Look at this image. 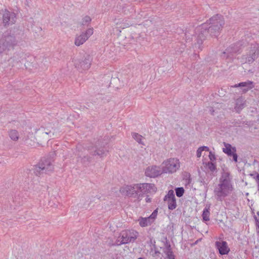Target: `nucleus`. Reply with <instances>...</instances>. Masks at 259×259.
Here are the masks:
<instances>
[{
    "label": "nucleus",
    "instance_id": "nucleus-45",
    "mask_svg": "<svg viewBox=\"0 0 259 259\" xmlns=\"http://www.w3.org/2000/svg\"><path fill=\"white\" fill-rule=\"evenodd\" d=\"M253 218H254V220H255V222H256V221H258V220H259V219H257V217H256V215H254L253 216Z\"/></svg>",
    "mask_w": 259,
    "mask_h": 259
},
{
    "label": "nucleus",
    "instance_id": "nucleus-21",
    "mask_svg": "<svg viewBox=\"0 0 259 259\" xmlns=\"http://www.w3.org/2000/svg\"><path fill=\"white\" fill-rule=\"evenodd\" d=\"M245 106V101L242 97L236 99L234 109L236 112L240 113Z\"/></svg>",
    "mask_w": 259,
    "mask_h": 259
},
{
    "label": "nucleus",
    "instance_id": "nucleus-18",
    "mask_svg": "<svg viewBox=\"0 0 259 259\" xmlns=\"http://www.w3.org/2000/svg\"><path fill=\"white\" fill-rule=\"evenodd\" d=\"M215 246L218 249L219 253L221 255L228 254L230 251L226 241H217L215 242Z\"/></svg>",
    "mask_w": 259,
    "mask_h": 259
},
{
    "label": "nucleus",
    "instance_id": "nucleus-41",
    "mask_svg": "<svg viewBox=\"0 0 259 259\" xmlns=\"http://www.w3.org/2000/svg\"><path fill=\"white\" fill-rule=\"evenodd\" d=\"M130 26V24H129L128 23H123L121 24V25L120 26H119V28H122V29L125 28V27H128Z\"/></svg>",
    "mask_w": 259,
    "mask_h": 259
},
{
    "label": "nucleus",
    "instance_id": "nucleus-2",
    "mask_svg": "<svg viewBox=\"0 0 259 259\" xmlns=\"http://www.w3.org/2000/svg\"><path fill=\"white\" fill-rule=\"evenodd\" d=\"M22 33V31L19 27L15 26L3 33L0 38V56L3 53L8 54L9 51L14 49Z\"/></svg>",
    "mask_w": 259,
    "mask_h": 259
},
{
    "label": "nucleus",
    "instance_id": "nucleus-48",
    "mask_svg": "<svg viewBox=\"0 0 259 259\" xmlns=\"http://www.w3.org/2000/svg\"><path fill=\"white\" fill-rule=\"evenodd\" d=\"M257 228L258 229V230H257V234H258V235L259 236V227L258 228Z\"/></svg>",
    "mask_w": 259,
    "mask_h": 259
},
{
    "label": "nucleus",
    "instance_id": "nucleus-52",
    "mask_svg": "<svg viewBox=\"0 0 259 259\" xmlns=\"http://www.w3.org/2000/svg\"><path fill=\"white\" fill-rule=\"evenodd\" d=\"M138 259H144V258H143V257H139Z\"/></svg>",
    "mask_w": 259,
    "mask_h": 259
},
{
    "label": "nucleus",
    "instance_id": "nucleus-6",
    "mask_svg": "<svg viewBox=\"0 0 259 259\" xmlns=\"http://www.w3.org/2000/svg\"><path fill=\"white\" fill-rule=\"evenodd\" d=\"M2 23L5 27H7L9 25L15 24L16 22V14L13 12L9 11L6 9L2 10Z\"/></svg>",
    "mask_w": 259,
    "mask_h": 259
},
{
    "label": "nucleus",
    "instance_id": "nucleus-37",
    "mask_svg": "<svg viewBox=\"0 0 259 259\" xmlns=\"http://www.w3.org/2000/svg\"><path fill=\"white\" fill-rule=\"evenodd\" d=\"M209 158L211 161V162H212V161L215 160V159H216L215 154L212 151H209Z\"/></svg>",
    "mask_w": 259,
    "mask_h": 259
},
{
    "label": "nucleus",
    "instance_id": "nucleus-49",
    "mask_svg": "<svg viewBox=\"0 0 259 259\" xmlns=\"http://www.w3.org/2000/svg\"><path fill=\"white\" fill-rule=\"evenodd\" d=\"M203 185L205 184L206 186H207V184H206V183H205V182H204V181H203Z\"/></svg>",
    "mask_w": 259,
    "mask_h": 259
},
{
    "label": "nucleus",
    "instance_id": "nucleus-44",
    "mask_svg": "<svg viewBox=\"0 0 259 259\" xmlns=\"http://www.w3.org/2000/svg\"><path fill=\"white\" fill-rule=\"evenodd\" d=\"M255 226L256 228L259 227V220L255 222Z\"/></svg>",
    "mask_w": 259,
    "mask_h": 259
},
{
    "label": "nucleus",
    "instance_id": "nucleus-19",
    "mask_svg": "<svg viewBox=\"0 0 259 259\" xmlns=\"http://www.w3.org/2000/svg\"><path fill=\"white\" fill-rule=\"evenodd\" d=\"M234 88H238L239 87L242 89V92L243 93H246L250 89H252L254 88L253 82L250 80H247L245 82H241L237 84H235L234 86Z\"/></svg>",
    "mask_w": 259,
    "mask_h": 259
},
{
    "label": "nucleus",
    "instance_id": "nucleus-50",
    "mask_svg": "<svg viewBox=\"0 0 259 259\" xmlns=\"http://www.w3.org/2000/svg\"><path fill=\"white\" fill-rule=\"evenodd\" d=\"M256 214L258 216L259 215V211H257L256 213Z\"/></svg>",
    "mask_w": 259,
    "mask_h": 259
},
{
    "label": "nucleus",
    "instance_id": "nucleus-7",
    "mask_svg": "<svg viewBox=\"0 0 259 259\" xmlns=\"http://www.w3.org/2000/svg\"><path fill=\"white\" fill-rule=\"evenodd\" d=\"M179 160L175 158H170L162 163L163 173H173L177 171L180 167Z\"/></svg>",
    "mask_w": 259,
    "mask_h": 259
},
{
    "label": "nucleus",
    "instance_id": "nucleus-34",
    "mask_svg": "<svg viewBox=\"0 0 259 259\" xmlns=\"http://www.w3.org/2000/svg\"><path fill=\"white\" fill-rule=\"evenodd\" d=\"M250 176L253 177V178L255 180L257 185V190L259 193V174L254 172V174H250Z\"/></svg>",
    "mask_w": 259,
    "mask_h": 259
},
{
    "label": "nucleus",
    "instance_id": "nucleus-38",
    "mask_svg": "<svg viewBox=\"0 0 259 259\" xmlns=\"http://www.w3.org/2000/svg\"><path fill=\"white\" fill-rule=\"evenodd\" d=\"M231 156L233 157V161H234L235 162H238V155L236 152H235L233 154H232V155H231Z\"/></svg>",
    "mask_w": 259,
    "mask_h": 259
},
{
    "label": "nucleus",
    "instance_id": "nucleus-5",
    "mask_svg": "<svg viewBox=\"0 0 259 259\" xmlns=\"http://www.w3.org/2000/svg\"><path fill=\"white\" fill-rule=\"evenodd\" d=\"M25 55L23 53H16L8 61L10 64H12V67H15L16 68L19 69L21 68L24 65L27 68V66L25 63Z\"/></svg>",
    "mask_w": 259,
    "mask_h": 259
},
{
    "label": "nucleus",
    "instance_id": "nucleus-36",
    "mask_svg": "<svg viewBox=\"0 0 259 259\" xmlns=\"http://www.w3.org/2000/svg\"><path fill=\"white\" fill-rule=\"evenodd\" d=\"M118 238H119L118 237ZM121 240H120L119 239H118L116 242H115V243L114 244H112V245H113V246H119V245H121L122 244H125L124 242H123V239H121Z\"/></svg>",
    "mask_w": 259,
    "mask_h": 259
},
{
    "label": "nucleus",
    "instance_id": "nucleus-17",
    "mask_svg": "<svg viewBox=\"0 0 259 259\" xmlns=\"http://www.w3.org/2000/svg\"><path fill=\"white\" fill-rule=\"evenodd\" d=\"M242 44L241 42H237V43L232 45L223 52L224 55L227 54V58H229L232 56L234 54L239 53L241 49Z\"/></svg>",
    "mask_w": 259,
    "mask_h": 259
},
{
    "label": "nucleus",
    "instance_id": "nucleus-42",
    "mask_svg": "<svg viewBox=\"0 0 259 259\" xmlns=\"http://www.w3.org/2000/svg\"><path fill=\"white\" fill-rule=\"evenodd\" d=\"M200 147H201V149L202 150V151H209V149L207 146H201Z\"/></svg>",
    "mask_w": 259,
    "mask_h": 259
},
{
    "label": "nucleus",
    "instance_id": "nucleus-1",
    "mask_svg": "<svg viewBox=\"0 0 259 259\" xmlns=\"http://www.w3.org/2000/svg\"><path fill=\"white\" fill-rule=\"evenodd\" d=\"M209 22L202 24L195 29V33L197 35V43L195 44V48L201 50L200 45L202 44L209 33L211 36L217 37L220 33L223 26L225 24V20L223 16L220 14H217L209 20Z\"/></svg>",
    "mask_w": 259,
    "mask_h": 259
},
{
    "label": "nucleus",
    "instance_id": "nucleus-30",
    "mask_svg": "<svg viewBox=\"0 0 259 259\" xmlns=\"http://www.w3.org/2000/svg\"><path fill=\"white\" fill-rule=\"evenodd\" d=\"M176 195L179 197H182L184 193L185 190L183 187H178L175 189Z\"/></svg>",
    "mask_w": 259,
    "mask_h": 259
},
{
    "label": "nucleus",
    "instance_id": "nucleus-14",
    "mask_svg": "<svg viewBox=\"0 0 259 259\" xmlns=\"http://www.w3.org/2000/svg\"><path fill=\"white\" fill-rule=\"evenodd\" d=\"M93 33V28H91L87 30L85 33H82L80 35L77 36L75 40V45L79 46L82 45Z\"/></svg>",
    "mask_w": 259,
    "mask_h": 259
},
{
    "label": "nucleus",
    "instance_id": "nucleus-24",
    "mask_svg": "<svg viewBox=\"0 0 259 259\" xmlns=\"http://www.w3.org/2000/svg\"><path fill=\"white\" fill-rule=\"evenodd\" d=\"M194 30L192 29L186 30L185 32V39L186 42H190L192 39Z\"/></svg>",
    "mask_w": 259,
    "mask_h": 259
},
{
    "label": "nucleus",
    "instance_id": "nucleus-39",
    "mask_svg": "<svg viewBox=\"0 0 259 259\" xmlns=\"http://www.w3.org/2000/svg\"><path fill=\"white\" fill-rule=\"evenodd\" d=\"M202 150L201 149V147L198 148V149L197 150L196 152V155L197 157H200L201 156V153L202 152Z\"/></svg>",
    "mask_w": 259,
    "mask_h": 259
},
{
    "label": "nucleus",
    "instance_id": "nucleus-9",
    "mask_svg": "<svg viewBox=\"0 0 259 259\" xmlns=\"http://www.w3.org/2000/svg\"><path fill=\"white\" fill-rule=\"evenodd\" d=\"M92 60V57L87 54L81 60H75L74 65L79 71L88 70L91 66Z\"/></svg>",
    "mask_w": 259,
    "mask_h": 259
},
{
    "label": "nucleus",
    "instance_id": "nucleus-31",
    "mask_svg": "<svg viewBox=\"0 0 259 259\" xmlns=\"http://www.w3.org/2000/svg\"><path fill=\"white\" fill-rule=\"evenodd\" d=\"M91 21V18L88 16H85L82 20L81 24L82 25L88 26Z\"/></svg>",
    "mask_w": 259,
    "mask_h": 259
},
{
    "label": "nucleus",
    "instance_id": "nucleus-23",
    "mask_svg": "<svg viewBox=\"0 0 259 259\" xmlns=\"http://www.w3.org/2000/svg\"><path fill=\"white\" fill-rule=\"evenodd\" d=\"M139 223V225L141 227H145L150 226L153 223L149 218H143L140 217L138 220Z\"/></svg>",
    "mask_w": 259,
    "mask_h": 259
},
{
    "label": "nucleus",
    "instance_id": "nucleus-3",
    "mask_svg": "<svg viewBox=\"0 0 259 259\" xmlns=\"http://www.w3.org/2000/svg\"><path fill=\"white\" fill-rule=\"evenodd\" d=\"M54 153L50 154L41 159L36 165H34L31 170L36 176L40 177L44 174H50L54 170V165L52 163Z\"/></svg>",
    "mask_w": 259,
    "mask_h": 259
},
{
    "label": "nucleus",
    "instance_id": "nucleus-26",
    "mask_svg": "<svg viewBox=\"0 0 259 259\" xmlns=\"http://www.w3.org/2000/svg\"><path fill=\"white\" fill-rule=\"evenodd\" d=\"M168 204V208L170 210H173L176 208V198L166 199Z\"/></svg>",
    "mask_w": 259,
    "mask_h": 259
},
{
    "label": "nucleus",
    "instance_id": "nucleus-10",
    "mask_svg": "<svg viewBox=\"0 0 259 259\" xmlns=\"http://www.w3.org/2000/svg\"><path fill=\"white\" fill-rule=\"evenodd\" d=\"M138 235V232L136 230H126L121 232L119 238L122 239L125 244L130 242H134L137 238Z\"/></svg>",
    "mask_w": 259,
    "mask_h": 259
},
{
    "label": "nucleus",
    "instance_id": "nucleus-43",
    "mask_svg": "<svg viewBox=\"0 0 259 259\" xmlns=\"http://www.w3.org/2000/svg\"><path fill=\"white\" fill-rule=\"evenodd\" d=\"M146 202H150L151 201V198H149L148 196H147L146 198Z\"/></svg>",
    "mask_w": 259,
    "mask_h": 259
},
{
    "label": "nucleus",
    "instance_id": "nucleus-32",
    "mask_svg": "<svg viewBox=\"0 0 259 259\" xmlns=\"http://www.w3.org/2000/svg\"><path fill=\"white\" fill-rule=\"evenodd\" d=\"M207 166L208 167V168L212 172H213L217 169L215 164L212 162H208L207 163Z\"/></svg>",
    "mask_w": 259,
    "mask_h": 259
},
{
    "label": "nucleus",
    "instance_id": "nucleus-46",
    "mask_svg": "<svg viewBox=\"0 0 259 259\" xmlns=\"http://www.w3.org/2000/svg\"><path fill=\"white\" fill-rule=\"evenodd\" d=\"M76 153H76V154L77 156H78V157H79L80 158V157H81V154H80V153H79V151H78H78H76Z\"/></svg>",
    "mask_w": 259,
    "mask_h": 259
},
{
    "label": "nucleus",
    "instance_id": "nucleus-25",
    "mask_svg": "<svg viewBox=\"0 0 259 259\" xmlns=\"http://www.w3.org/2000/svg\"><path fill=\"white\" fill-rule=\"evenodd\" d=\"M9 136L11 140L17 141L19 139V133L15 130H11L9 132Z\"/></svg>",
    "mask_w": 259,
    "mask_h": 259
},
{
    "label": "nucleus",
    "instance_id": "nucleus-29",
    "mask_svg": "<svg viewBox=\"0 0 259 259\" xmlns=\"http://www.w3.org/2000/svg\"><path fill=\"white\" fill-rule=\"evenodd\" d=\"M80 158L81 162L84 164H88L92 160V157L88 155L84 156L83 157Z\"/></svg>",
    "mask_w": 259,
    "mask_h": 259
},
{
    "label": "nucleus",
    "instance_id": "nucleus-12",
    "mask_svg": "<svg viewBox=\"0 0 259 259\" xmlns=\"http://www.w3.org/2000/svg\"><path fill=\"white\" fill-rule=\"evenodd\" d=\"M121 193H125L126 196L139 199L138 184L134 185H127L120 189Z\"/></svg>",
    "mask_w": 259,
    "mask_h": 259
},
{
    "label": "nucleus",
    "instance_id": "nucleus-4",
    "mask_svg": "<svg viewBox=\"0 0 259 259\" xmlns=\"http://www.w3.org/2000/svg\"><path fill=\"white\" fill-rule=\"evenodd\" d=\"M108 140V138L106 139H99L95 142L94 146L88 148L90 154L93 156L98 155L100 157L103 156L106 152L105 146L107 145Z\"/></svg>",
    "mask_w": 259,
    "mask_h": 259
},
{
    "label": "nucleus",
    "instance_id": "nucleus-35",
    "mask_svg": "<svg viewBox=\"0 0 259 259\" xmlns=\"http://www.w3.org/2000/svg\"><path fill=\"white\" fill-rule=\"evenodd\" d=\"M157 209L154 210L152 214L148 217L150 219L151 221L153 222L157 215Z\"/></svg>",
    "mask_w": 259,
    "mask_h": 259
},
{
    "label": "nucleus",
    "instance_id": "nucleus-13",
    "mask_svg": "<svg viewBox=\"0 0 259 259\" xmlns=\"http://www.w3.org/2000/svg\"><path fill=\"white\" fill-rule=\"evenodd\" d=\"M218 185L231 190H233V187L231 184V178H230L229 172L224 171L222 173L220 178L219 184Z\"/></svg>",
    "mask_w": 259,
    "mask_h": 259
},
{
    "label": "nucleus",
    "instance_id": "nucleus-27",
    "mask_svg": "<svg viewBox=\"0 0 259 259\" xmlns=\"http://www.w3.org/2000/svg\"><path fill=\"white\" fill-rule=\"evenodd\" d=\"M132 137L138 143L142 145H144L143 142V137L136 133H133L132 134Z\"/></svg>",
    "mask_w": 259,
    "mask_h": 259
},
{
    "label": "nucleus",
    "instance_id": "nucleus-51",
    "mask_svg": "<svg viewBox=\"0 0 259 259\" xmlns=\"http://www.w3.org/2000/svg\"><path fill=\"white\" fill-rule=\"evenodd\" d=\"M79 148H80V147H77V150H78V151L79 150Z\"/></svg>",
    "mask_w": 259,
    "mask_h": 259
},
{
    "label": "nucleus",
    "instance_id": "nucleus-40",
    "mask_svg": "<svg viewBox=\"0 0 259 259\" xmlns=\"http://www.w3.org/2000/svg\"><path fill=\"white\" fill-rule=\"evenodd\" d=\"M154 248L155 249V252H154V254L152 255L153 256H155L156 255H158L160 252L157 250L156 248V246L155 245H154Z\"/></svg>",
    "mask_w": 259,
    "mask_h": 259
},
{
    "label": "nucleus",
    "instance_id": "nucleus-28",
    "mask_svg": "<svg viewBox=\"0 0 259 259\" xmlns=\"http://www.w3.org/2000/svg\"><path fill=\"white\" fill-rule=\"evenodd\" d=\"M209 208L205 207L203 211L202 214L203 220L204 221H208L209 220V215H210V212H209Z\"/></svg>",
    "mask_w": 259,
    "mask_h": 259
},
{
    "label": "nucleus",
    "instance_id": "nucleus-16",
    "mask_svg": "<svg viewBox=\"0 0 259 259\" xmlns=\"http://www.w3.org/2000/svg\"><path fill=\"white\" fill-rule=\"evenodd\" d=\"M162 172L161 168L156 165L148 166L145 170V175L150 178H155L160 176Z\"/></svg>",
    "mask_w": 259,
    "mask_h": 259
},
{
    "label": "nucleus",
    "instance_id": "nucleus-53",
    "mask_svg": "<svg viewBox=\"0 0 259 259\" xmlns=\"http://www.w3.org/2000/svg\"><path fill=\"white\" fill-rule=\"evenodd\" d=\"M49 134V133L46 132V134Z\"/></svg>",
    "mask_w": 259,
    "mask_h": 259
},
{
    "label": "nucleus",
    "instance_id": "nucleus-8",
    "mask_svg": "<svg viewBox=\"0 0 259 259\" xmlns=\"http://www.w3.org/2000/svg\"><path fill=\"white\" fill-rule=\"evenodd\" d=\"M232 191L233 190L218 185L214 188L213 193L215 199L218 201L222 202Z\"/></svg>",
    "mask_w": 259,
    "mask_h": 259
},
{
    "label": "nucleus",
    "instance_id": "nucleus-47",
    "mask_svg": "<svg viewBox=\"0 0 259 259\" xmlns=\"http://www.w3.org/2000/svg\"><path fill=\"white\" fill-rule=\"evenodd\" d=\"M29 1L26 0L25 5L28 6Z\"/></svg>",
    "mask_w": 259,
    "mask_h": 259
},
{
    "label": "nucleus",
    "instance_id": "nucleus-33",
    "mask_svg": "<svg viewBox=\"0 0 259 259\" xmlns=\"http://www.w3.org/2000/svg\"><path fill=\"white\" fill-rule=\"evenodd\" d=\"M176 198L174 194V192L172 190H169L167 194L164 197V201H166V199Z\"/></svg>",
    "mask_w": 259,
    "mask_h": 259
},
{
    "label": "nucleus",
    "instance_id": "nucleus-15",
    "mask_svg": "<svg viewBox=\"0 0 259 259\" xmlns=\"http://www.w3.org/2000/svg\"><path fill=\"white\" fill-rule=\"evenodd\" d=\"M259 56V46L257 44H252L249 54L246 58V62L248 63L253 62Z\"/></svg>",
    "mask_w": 259,
    "mask_h": 259
},
{
    "label": "nucleus",
    "instance_id": "nucleus-11",
    "mask_svg": "<svg viewBox=\"0 0 259 259\" xmlns=\"http://www.w3.org/2000/svg\"><path fill=\"white\" fill-rule=\"evenodd\" d=\"M139 199L144 196L145 194L155 192L157 190L156 187L153 184L143 183L138 184Z\"/></svg>",
    "mask_w": 259,
    "mask_h": 259
},
{
    "label": "nucleus",
    "instance_id": "nucleus-22",
    "mask_svg": "<svg viewBox=\"0 0 259 259\" xmlns=\"http://www.w3.org/2000/svg\"><path fill=\"white\" fill-rule=\"evenodd\" d=\"M224 145L225 148L223 149V151L228 156L231 157L232 154L236 152V148L235 147H232L231 144L226 143H224Z\"/></svg>",
    "mask_w": 259,
    "mask_h": 259
},
{
    "label": "nucleus",
    "instance_id": "nucleus-20",
    "mask_svg": "<svg viewBox=\"0 0 259 259\" xmlns=\"http://www.w3.org/2000/svg\"><path fill=\"white\" fill-rule=\"evenodd\" d=\"M165 239L166 241L164 243L165 247L163 249V252L166 255V259H175V256L172 251L171 245L167 240V239L165 238Z\"/></svg>",
    "mask_w": 259,
    "mask_h": 259
}]
</instances>
